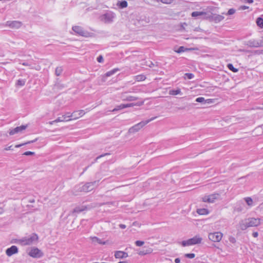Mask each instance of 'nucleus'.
<instances>
[{
  "instance_id": "obj_1",
  "label": "nucleus",
  "mask_w": 263,
  "mask_h": 263,
  "mask_svg": "<svg viewBox=\"0 0 263 263\" xmlns=\"http://www.w3.org/2000/svg\"><path fill=\"white\" fill-rule=\"evenodd\" d=\"M261 219L250 217L241 220L239 223V227L241 230H245L249 227H257L261 223Z\"/></svg>"
},
{
  "instance_id": "obj_2",
  "label": "nucleus",
  "mask_w": 263,
  "mask_h": 263,
  "mask_svg": "<svg viewBox=\"0 0 263 263\" xmlns=\"http://www.w3.org/2000/svg\"><path fill=\"white\" fill-rule=\"evenodd\" d=\"M38 236L36 234H32L31 235L23 237L18 240V242L22 246H29L37 242Z\"/></svg>"
},
{
  "instance_id": "obj_3",
  "label": "nucleus",
  "mask_w": 263,
  "mask_h": 263,
  "mask_svg": "<svg viewBox=\"0 0 263 263\" xmlns=\"http://www.w3.org/2000/svg\"><path fill=\"white\" fill-rule=\"evenodd\" d=\"M157 117H153L148 120L143 121L140 122V123L134 125L132 127H130L128 130V133L130 134H134L137 132H138L141 128H142L145 125L148 124L151 121L155 119Z\"/></svg>"
},
{
  "instance_id": "obj_4",
  "label": "nucleus",
  "mask_w": 263,
  "mask_h": 263,
  "mask_svg": "<svg viewBox=\"0 0 263 263\" xmlns=\"http://www.w3.org/2000/svg\"><path fill=\"white\" fill-rule=\"evenodd\" d=\"M202 240V238L199 235H196L192 238L182 241L181 244L183 247L189 246L199 244L201 242Z\"/></svg>"
},
{
  "instance_id": "obj_5",
  "label": "nucleus",
  "mask_w": 263,
  "mask_h": 263,
  "mask_svg": "<svg viewBox=\"0 0 263 263\" xmlns=\"http://www.w3.org/2000/svg\"><path fill=\"white\" fill-rule=\"evenodd\" d=\"M72 30L79 35L84 37H89L91 36V33L84 30L82 27L78 26H73Z\"/></svg>"
},
{
  "instance_id": "obj_6",
  "label": "nucleus",
  "mask_w": 263,
  "mask_h": 263,
  "mask_svg": "<svg viewBox=\"0 0 263 263\" xmlns=\"http://www.w3.org/2000/svg\"><path fill=\"white\" fill-rule=\"evenodd\" d=\"M223 236V234L220 232L210 233L209 234V239L213 242H219Z\"/></svg>"
},
{
  "instance_id": "obj_7",
  "label": "nucleus",
  "mask_w": 263,
  "mask_h": 263,
  "mask_svg": "<svg viewBox=\"0 0 263 263\" xmlns=\"http://www.w3.org/2000/svg\"><path fill=\"white\" fill-rule=\"evenodd\" d=\"M220 195L214 193L210 195L204 196L202 197V201L204 202L213 203L219 198Z\"/></svg>"
},
{
  "instance_id": "obj_8",
  "label": "nucleus",
  "mask_w": 263,
  "mask_h": 263,
  "mask_svg": "<svg viewBox=\"0 0 263 263\" xmlns=\"http://www.w3.org/2000/svg\"><path fill=\"white\" fill-rule=\"evenodd\" d=\"M96 183V181L87 182L80 186L79 190L81 192H88L93 189Z\"/></svg>"
},
{
  "instance_id": "obj_9",
  "label": "nucleus",
  "mask_w": 263,
  "mask_h": 263,
  "mask_svg": "<svg viewBox=\"0 0 263 263\" xmlns=\"http://www.w3.org/2000/svg\"><path fill=\"white\" fill-rule=\"evenodd\" d=\"M28 255L33 258H39L43 256V253L38 248L33 247L31 248V250L28 253Z\"/></svg>"
},
{
  "instance_id": "obj_10",
  "label": "nucleus",
  "mask_w": 263,
  "mask_h": 263,
  "mask_svg": "<svg viewBox=\"0 0 263 263\" xmlns=\"http://www.w3.org/2000/svg\"><path fill=\"white\" fill-rule=\"evenodd\" d=\"M115 14L112 12H108L102 16V20L105 23H110L113 22Z\"/></svg>"
},
{
  "instance_id": "obj_11",
  "label": "nucleus",
  "mask_w": 263,
  "mask_h": 263,
  "mask_svg": "<svg viewBox=\"0 0 263 263\" xmlns=\"http://www.w3.org/2000/svg\"><path fill=\"white\" fill-rule=\"evenodd\" d=\"M246 45L250 47L257 48L262 47L263 46V41L261 40L252 39L248 41Z\"/></svg>"
},
{
  "instance_id": "obj_12",
  "label": "nucleus",
  "mask_w": 263,
  "mask_h": 263,
  "mask_svg": "<svg viewBox=\"0 0 263 263\" xmlns=\"http://www.w3.org/2000/svg\"><path fill=\"white\" fill-rule=\"evenodd\" d=\"M27 127V125H21L20 126H17L13 129H10L9 132V134L10 135H13L15 134L21 133L22 131L25 130Z\"/></svg>"
},
{
  "instance_id": "obj_13",
  "label": "nucleus",
  "mask_w": 263,
  "mask_h": 263,
  "mask_svg": "<svg viewBox=\"0 0 263 263\" xmlns=\"http://www.w3.org/2000/svg\"><path fill=\"white\" fill-rule=\"evenodd\" d=\"M22 24L19 21H7L6 22V26L10 27L11 28L18 29L20 28Z\"/></svg>"
},
{
  "instance_id": "obj_14",
  "label": "nucleus",
  "mask_w": 263,
  "mask_h": 263,
  "mask_svg": "<svg viewBox=\"0 0 263 263\" xmlns=\"http://www.w3.org/2000/svg\"><path fill=\"white\" fill-rule=\"evenodd\" d=\"M18 248L15 246H12L6 250V254L8 256H11L18 253Z\"/></svg>"
},
{
  "instance_id": "obj_15",
  "label": "nucleus",
  "mask_w": 263,
  "mask_h": 263,
  "mask_svg": "<svg viewBox=\"0 0 263 263\" xmlns=\"http://www.w3.org/2000/svg\"><path fill=\"white\" fill-rule=\"evenodd\" d=\"M191 15L194 17H201L203 18H210V17L207 15V13L203 11H194L192 13Z\"/></svg>"
},
{
  "instance_id": "obj_16",
  "label": "nucleus",
  "mask_w": 263,
  "mask_h": 263,
  "mask_svg": "<svg viewBox=\"0 0 263 263\" xmlns=\"http://www.w3.org/2000/svg\"><path fill=\"white\" fill-rule=\"evenodd\" d=\"M115 257L116 258H124L128 257V254L125 252L121 251H117L115 252Z\"/></svg>"
},
{
  "instance_id": "obj_17",
  "label": "nucleus",
  "mask_w": 263,
  "mask_h": 263,
  "mask_svg": "<svg viewBox=\"0 0 263 263\" xmlns=\"http://www.w3.org/2000/svg\"><path fill=\"white\" fill-rule=\"evenodd\" d=\"M85 114V112L83 110H80L73 112V119L76 120L80 117H82Z\"/></svg>"
},
{
  "instance_id": "obj_18",
  "label": "nucleus",
  "mask_w": 263,
  "mask_h": 263,
  "mask_svg": "<svg viewBox=\"0 0 263 263\" xmlns=\"http://www.w3.org/2000/svg\"><path fill=\"white\" fill-rule=\"evenodd\" d=\"M209 16L212 21H214L215 23L220 22L224 18L223 16L218 14H214L211 16V17L210 16Z\"/></svg>"
},
{
  "instance_id": "obj_19",
  "label": "nucleus",
  "mask_w": 263,
  "mask_h": 263,
  "mask_svg": "<svg viewBox=\"0 0 263 263\" xmlns=\"http://www.w3.org/2000/svg\"><path fill=\"white\" fill-rule=\"evenodd\" d=\"M89 239L91 240V242L94 244L98 243L101 245H105L106 243L105 241H103L101 239L97 237H90Z\"/></svg>"
},
{
  "instance_id": "obj_20",
  "label": "nucleus",
  "mask_w": 263,
  "mask_h": 263,
  "mask_svg": "<svg viewBox=\"0 0 263 263\" xmlns=\"http://www.w3.org/2000/svg\"><path fill=\"white\" fill-rule=\"evenodd\" d=\"M122 98L123 101H136L138 99L137 97H136L135 96H129L125 98L123 96V94H122Z\"/></svg>"
},
{
  "instance_id": "obj_21",
  "label": "nucleus",
  "mask_w": 263,
  "mask_h": 263,
  "mask_svg": "<svg viewBox=\"0 0 263 263\" xmlns=\"http://www.w3.org/2000/svg\"><path fill=\"white\" fill-rule=\"evenodd\" d=\"M197 213L199 215H207L209 213V211L206 209L202 208L197 209Z\"/></svg>"
},
{
  "instance_id": "obj_22",
  "label": "nucleus",
  "mask_w": 263,
  "mask_h": 263,
  "mask_svg": "<svg viewBox=\"0 0 263 263\" xmlns=\"http://www.w3.org/2000/svg\"><path fill=\"white\" fill-rule=\"evenodd\" d=\"M119 70V69L118 68H114L109 71H107L105 76L106 77H110L112 75H113L114 74H115L116 72H117V71H118Z\"/></svg>"
},
{
  "instance_id": "obj_23",
  "label": "nucleus",
  "mask_w": 263,
  "mask_h": 263,
  "mask_svg": "<svg viewBox=\"0 0 263 263\" xmlns=\"http://www.w3.org/2000/svg\"><path fill=\"white\" fill-rule=\"evenodd\" d=\"M181 93V91L180 89H179V88L176 89V90H174V89L171 90L169 91V94L170 95H172V96H176V95H179Z\"/></svg>"
},
{
  "instance_id": "obj_24",
  "label": "nucleus",
  "mask_w": 263,
  "mask_h": 263,
  "mask_svg": "<svg viewBox=\"0 0 263 263\" xmlns=\"http://www.w3.org/2000/svg\"><path fill=\"white\" fill-rule=\"evenodd\" d=\"M72 120V119H66L64 115H62L61 117H59L57 119V121L58 122H67Z\"/></svg>"
},
{
  "instance_id": "obj_25",
  "label": "nucleus",
  "mask_w": 263,
  "mask_h": 263,
  "mask_svg": "<svg viewBox=\"0 0 263 263\" xmlns=\"http://www.w3.org/2000/svg\"><path fill=\"white\" fill-rule=\"evenodd\" d=\"M117 6H118L120 8H126L127 6V2L126 1L118 2Z\"/></svg>"
},
{
  "instance_id": "obj_26",
  "label": "nucleus",
  "mask_w": 263,
  "mask_h": 263,
  "mask_svg": "<svg viewBox=\"0 0 263 263\" xmlns=\"http://www.w3.org/2000/svg\"><path fill=\"white\" fill-rule=\"evenodd\" d=\"M146 79V77L144 74H139L135 76V79L136 81L138 82L142 81L145 80Z\"/></svg>"
},
{
  "instance_id": "obj_27",
  "label": "nucleus",
  "mask_w": 263,
  "mask_h": 263,
  "mask_svg": "<svg viewBox=\"0 0 263 263\" xmlns=\"http://www.w3.org/2000/svg\"><path fill=\"white\" fill-rule=\"evenodd\" d=\"M140 21L142 23L144 22V23H143V25H144V24L149 23L150 22V18L149 17L144 16L141 17Z\"/></svg>"
},
{
  "instance_id": "obj_28",
  "label": "nucleus",
  "mask_w": 263,
  "mask_h": 263,
  "mask_svg": "<svg viewBox=\"0 0 263 263\" xmlns=\"http://www.w3.org/2000/svg\"><path fill=\"white\" fill-rule=\"evenodd\" d=\"M125 108V106H124V104H121L117 106L114 109H113L111 111L114 112L116 111H118L119 110L124 109Z\"/></svg>"
},
{
  "instance_id": "obj_29",
  "label": "nucleus",
  "mask_w": 263,
  "mask_h": 263,
  "mask_svg": "<svg viewBox=\"0 0 263 263\" xmlns=\"http://www.w3.org/2000/svg\"><path fill=\"white\" fill-rule=\"evenodd\" d=\"M63 68L61 66L58 67L55 69V73L56 76H60L63 72Z\"/></svg>"
},
{
  "instance_id": "obj_30",
  "label": "nucleus",
  "mask_w": 263,
  "mask_h": 263,
  "mask_svg": "<svg viewBox=\"0 0 263 263\" xmlns=\"http://www.w3.org/2000/svg\"><path fill=\"white\" fill-rule=\"evenodd\" d=\"M84 210V209L83 207L78 206L74 208L73 211H72V213L74 214L75 213H80L81 212H82Z\"/></svg>"
},
{
  "instance_id": "obj_31",
  "label": "nucleus",
  "mask_w": 263,
  "mask_h": 263,
  "mask_svg": "<svg viewBox=\"0 0 263 263\" xmlns=\"http://www.w3.org/2000/svg\"><path fill=\"white\" fill-rule=\"evenodd\" d=\"M257 25L260 28H263V19L261 17L257 18L256 20Z\"/></svg>"
},
{
  "instance_id": "obj_32",
  "label": "nucleus",
  "mask_w": 263,
  "mask_h": 263,
  "mask_svg": "<svg viewBox=\"0 0 263 263\" xmlns=\"http://www.w3.org/2000/svg\"><path fill=\"white\" fill-rule=\"evenodd\" d=\"M245 200L249 206L253 205V200L251 197H246L245 198Z\"/></svg>"
},
{
  "instance_id": "obj_33",
  "label": "nucleus",
  "mask_w": 263,
  "mask_h": 263,
  "mask_svg": "<svg viewBox=\"0 0 263 263\" xmlns=\"http://www.w3.org/2000/svg\"><path fill=\"white\" fill-rule=\"evenodd\" d=\"M26 81L23 79H19L17 81L16 85L17 86H23L25 84Z\"/></svg>"
},
{
  "instance_id": "obj_34",
  "label": "nucleus",
  "mask_w": 263,
  "mask_h": 263,
  "mask_svg": "<svg viewBox=\"0 0 263 263\" xmlns=\"http://www.w3.org/2000/svg\"><path fill=\"white\" fill-rule=\"evenodd\" d=\"M157 2H161L165 4H172L174 0H156Z\"/></svg>"
},
{
  "instance_id": "obj_35",
  "label": "nucleus",
  "mask_w": 263,
  "mask_h": 263,
  "mask_svg": "<svg viewBox=\"0 0 263 263\" xmlns=\"http://www.w3.org/2000/svg\"><path fill=\"white\" fill-rule=\"evenodd\" d=\"M228 68L234 72H236L238 71V69L234 67L233 65L232 64H229L228 65Z\"/></svg>"
},
{
  "instance_id": "obj_36",
  "label": "nucleus",
  "mask_w": 263,
  "mask_h": 263,
  "mask_svg": "<svg viewBox=\"0 0 263 263\" xmlns=\"http://www.w3.org/2000/svg\"><path fill=\"white\" fill-rule=\"evenodd\" d=\"M36 140L35 139V140H32V141H28V142H26V143H22V144H18V145H16L15 147H17V148H18V147H21V146H23V145H26V144H30V143H33V142H34L35 141H36Z\"/></svg>"
},
{
  "instance_id": "obj_37",
  "label": "nucleus",
  "mask_w": 263,
  "mask_h": 263,
  "mask_svg": "<svg viewBox=\"0 0 263 263\" xmlns=\"http://www.w3.org/2000/svg\"><path fill=\"white\" fill-rule=\"evenodd\" d=\"M72 115H73V112L72 114H70V112H67L65 115H64V117H65L66 119L70 118V119H72V120H73Z\"/></svg>"
},
{
  "instance_id": "obj_38",
  "label": "nucleus",
  "mask_w": 263,
  "mask_h": 263,
  "mask_svg": "<svg viewBox=\"0 0 263 263\" xmlns=\"http://www.w3.org/2000/svg\"><path fill=\"white\" fill-rule=\"evenodd\" d=\"M185 256L189 258H193L195 256V254L194 253H188L185 254Z\"/></svg>"
},
{
  "instance_id": "obj_39",
  "label": "nucleus",
  "mask_w": 263,
  "mask_h": 263,
  "mask_svg": "<svg viewBox=\"0 0 263 263\" xmlns=\"http://www.w3.org/2000/svg\"><path fill=\"white\" fill-rule=\"evenodd\" d=\"M196 101L199 103H202L205 101V99L203 97H199L196 99Z\"/></svg>"
},
{
  "instance_id": "obj_40",
  "label": "nucleus",
  "mask_w": 263,
  "mask_h": 263,
  "mask_svg": "<svg viewBox=\"0 0 263 263\" xmlns=\"http://www.w3.org/2000/svg\"><path fill=\"white\" fill-rule=\"evenodd\" d=\"M144 241L140 240H137L135 242L136 246L138 247L142 246L144 244Z\"/></svg>"
},
{
  "instance_id": "obj_41",
  "label": "nucleus",
  "mask_w": 263,
  "mask_h": 263,
  "mask_svg": "<svg viewBox=\"0 0 263 263\" xmlns=\"http://www.w3.org/2000/svg\"><path fill=\"white\" fill-rule=\"evenodd\" d=\"M185 51L184 47L183 46H180L177 50L176 51L177 53H181Z\"/></svg>"
},
{
  "instance_id": "obj_42",
  "label": "nucleus",
  "mask_w": 263,
  "mask_h": 263,
  "mask_svg": "<svg viewBox=\"0 0 263 263\" xmlns=\"http://www.w3.org/2000/svg\"><path fill=\"white\" fill-rule=\"evenodd\" d=\"M229 240L232 243H235L236 241V239L233 236H230L229 238Z\"/></svg>"
},
{
  "instance_id": "obj_43",
  "label": "nucleus",
  "mask_w": 263,
  "mask_h": 263,
  "mask_svg": "<svg viewBox=\"0 0 263 263\" xmlns=\"http://www.w3.org/2000/svg\"><path fill=\"white\" fill-rule=\"evenodd\" d=\"M235 10L234 9H230L229 10L227 14L228 15H232L235 12Z\"/></svg>"
},
{
  "instance_id": "obj_44",
  "label": "nucleus",
  "mask_w": 263,
  "mask_h": 263,
  "mask_svg": "<svg viewBox=\"0 0 263 263\" xmlns=\"http://www.w3.org/2000/svg\"><path fill=\"white\" fill-rule=\"evenodd\" d=\"M34 154V152H30V151H27L25 152L23 155L26 156H30V155H33Z\"/></svg>"
},
{
  "instance_id": "obj_45",
  "label": "nucleus",
  "mask_w": 263,
  "mask_h": 263,
  "mask_svg": "<svg viewBox=\"0 0 263 263\" xmlns=\"http://www.w3.org/2000/svg\"><path fill=\"white\" fill-rule=\"evenodd\" d=\"M185 75L186 76L187 78L189 79H192L194 77V74H192V73H185Z\"/></svg>"
},
{
  "instance_id": "obj_46",
  "label": "nucleus",
  "mask_w": 263,
  "mask_h": 263,
  "mask_svg": "<svg viewBox=\"0 0 263 263\" xmlns=\"http://www.w3.org/2000/svg\"><path fill=\"white\" fill-rule=\"evenodd\" d=\"M135 105H136V104H134V103L124 104V106H125V108L133 107Z\"/></svg>"
},
{
  "instance_id": "obj_47",
  "label": "nucleus",
  "mask_w": 263,
  "mask_h": 263,
  "mask_svg": "<svg viewBox=\"0 0 263 263\" xmlns=\"http://www.w3.org/2000/svg\"><path fill=\"white\" fill-rule=\"evenodd\" d=\"M97 61L99 63H102L103 61V58L102 55H99L97 58Z\"/></svg>"
},
{
  "instance_id": "obj_48",
  "label": "nucleus",
  "mask_w": 263,
  "mask_h": 263,
  "mask_svg": "<svg viewBox=\"0 0 263 263\" xmlns=\"http://www.w3.org/2000/svg\"><path fill=\"white\" fill-rule=\"evenodd\" d=\"M249 9V7L248 6H241L239 7V10H246V9Z\"/></svg>"
},
{
  "instance_id": "obj_49",
  "label": "nucleus",
  "mask_w": 263,
  "mask_h": 263,
  "mask_svg": "<svg viewBox=\"0 0 263 263\" xmlns=\"http://www.w3.org/2000/svg\"><path fill=\"white\" fill-rule=\"evenodd\" d=\"M151 251H146V252L145 251H140L139 253V255H145L148 253H150Z\"/></svg>"
},
{
  "instance_id": "obj_50",
  "label": "nucleus",
  "mask_w": 263,
  "mask_h": 263,
  "mask_svg": "<svg viewBox=\"0 0 263 263\" xmlns=\"http://www.w3.org/2000/svg\"><path fill=\"white\" fill-rule=\"evenodd\" d=\"M244 3H247L249 4H252L253 3V0H243Z\"/></svg>"
},
{
  "instance_id": "obj_51",
  "label": "nucleus",
  "mask_w": 263,
  "mask_h": 263,
  "mask_svg": "<svg viewBox=\"0 0 263 263\" xmlns=\"http://www.w3.org/2000/svg\"><path fill=\"white\" fill-rule=\"evenodd\" d=\"M258 235V234L257 232H254L252 233V236L254 237H257Z\"/></svg>"
},
{
  "instance_id": "obj_52",
  "label": "nucleus",
  "mask_w": 263,
  "mask_h": 263,
  "mask_svg": "<svg viewBox=\"0 0 263 263\" xmlns=\"http://www.w3.org/2000/svg\"><path fill=\"white\" fill-rule=\"evenodd\" d=\"M256 109H263V103L261 104L260 106H257Z\"/></svg>"
},
{
  "instance_id": "obj_53",
  "label": "nucleus",
  "mask_w": 263,
  "mask_h": 263,
  "mask_svg": "<svg viewBox=\"0 0 263 263\" xmlns=\"http://www.w3.org/2000/svg\"><path fill=\"white\" fill-rule=\"evenodd\" d=\"M12 145L11 146H9L6 148H5V150L6 151H9V150H13V149L12 148Z\"/></svg>"
},
{
  "instance_id": "obj_54",
  "label": "nucleus",
  "mask_w": 263,
  "mask_h": 263,
  "mask_svg": "<svg viewBox=\"0 0 263 263\" xmlns=\"http://www.w3.org/2000/svg\"><path fill=\"white\" fill-rule=\"evenodd\" d=\"M57 122H57V119H55V120H53V121H52L49 122V124H50V125H52V124H53L54 123H57Z\"/></svg>"
},
{
  "instance_id": "obj_55",
  "label": "nucleus",
  "mask_w": 263,
  "mask_h": 263,
  "mask_svg": "<svg viewBox=\"0 0 263 263\" xmlns=\"http://www.w3.org/2000/svg\"><path fill=\"white\" fill-rule=\"evenodd\" d=\"M119 227L121 229H125L126 228V226L125 224H120L119 225Z\"/></svg>"
},
{
  "instance_id": "obj_56",
  "label": "nucleus",
  "mask_w": 263,
  "mask_h": 263,
  "mask_svg": "<svg viewBox=\"0 0 263 263\" xmlns=\"http://www.w3.org/2000/svg\"><path fill=\"white\" fill-rule=\"evenodd\" d=\"M175 263H179L180 262V259L179 258H176L175 259Z\"/></svg>"
},
{
  "instance_id": "obj_57",
  "label": "nucleus",
  "mask_w": 263,
  "mask_h": 263,
  "mask_svg": "<svg viewBox=\"0 0 263 263\" xmlns=\"http://www.w3.org/2000/svg\"><path fill=\"white\" fill-rule=\"evenodd\" d=\"M22 65H24V66H28V65H29V64H28V63H26V62L23 63H22Z\"/></svg>"
},
{
  "instance_id": "obj_58",
  "label": "nucleus",
  "mask_w": 263,
  "mask_h": 263,
  "mask_svg": "<svg viewBox=\"0 0 263 263\" xmlns=\"http://www.w3.org/2000/svg\"><path fill=\"white\" fill-rule=\"evenodd\" d=\"M3 212V210L2 208H0V214Z\"/></svg>"
},
{
  "instance_id": "obj_59",
  "label": "nucleus",
  "mask_w": 263,
  "mask_h": 263,
  "mask_svg": "<svg viewBox=\"0 0 263 263\" xmlns=\"http://www.w3.org/2000/svg\"><path fill=\"white\" fill-rule=\"evenodd\" d=\"M118 263H127V262H126L125 261H120Z\"/></svg>"
},
{
  "instance_id": "obj_60",
  "label": "nucleus",
  "mask_w": 263,
  "mask_h": 263,
  "mask_svg": "<svg viewBox=\"0 0 263 263\" xmlns=\"http://www.w3.org/2000/svg\"><path fill=\"white\" fill-rule=\"evenodd\" d=\"M102 156H103V155H101L100 156L98 157L97 158V159H98L99 158L101 157H102Z\"/></svg>"
},
{
  "instance_id": "obj_61",
  "label": "nucleus",
  "mask_w": 263,
  "mask_h": 263,
  "mask_svg": "<svg viewBox=\"0 0 263 263\" xmlns=\"http://www.w3.org/2000/svg\"><path fill=\"white\" fill-rule=\"evenodd\" d=\"M238 211H241V209H239L237 210Z\"/></svg>"
}]
</instances>
